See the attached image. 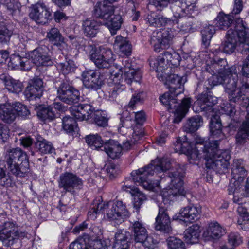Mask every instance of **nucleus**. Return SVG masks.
I'll use <instances>...</instances> for the list:
<instances>
[{"label": "nucleus", "instance_id": "5fc2aeb1", "mask_svg": "<svg viewBox=\"0 0 249 249\" xmlns=\"http://www.w3.org/2000/svg\"><path fill=\"white\" fill-rule=\"evenodd\" d=\"M13 35V31L9 30L4 25L0 23V44H7Z\"/></svg>", "mask_w": 249, "mask_h": 249}, {"label": "nucleus", "instance_id": "c85d7f7f", "mask_svg": "<svg viewBox=\"0 0 249 249\" xmlns=\"http://www.w3.org/2000/svg\"><path fill=\"white\" fill-rule=\"evenodd\" d=\"M238 18L232 16V14H225L223 12H220L215 19V25L219 29L226 30L231 28L233 21Z\"/></svg>", "mask_w": 249, "mask_h": 249}, {"label": "nucleus", "instance_id": "680f3d73", "mask_svg": "<svg viewBox=\"0 0 249 249\" xmlns=\"http://www.w3.org/2000/svg\"><path fill=\"white\" fill-rule=\"evenodd\" d=\"M1 3L5 5L7 10L11 13L18 10L20 7V3L18 0H2Z\"/></svg>", "mask_w": 249, "mask_h": 249}, {"label": "nucleus", "instance_id": "6e6d98bb", "mask_svg": "<svg viewBox=\"0 0 249 249\" xmlns=\"http://www.w3.org/2000/svg\"><path fill=\"white\" fill-rule=\"evenodd\" d=\"M13 109L15 110L16 116L18 114L24 118L28 117L30 112L27 107L19 102H16L14 105Z\"/></svg>", "mask_w": 249, "mask_h": 249}, {"label": "nucleus", "instance_id": "423d86ee", "mask_svg": "<svg viewBox=\"0 0 249 249\" xmlns=\"http://www.w3.org/2000/svg\"><path fill=\"white\" fill-rule=\"evenodd\" d=\"M238 41L244 44L249 43V28L242 18L235 20L234 29L230 28L227 32L225 41L221 45L223 52L228 54L233 53Z\"/></svg>", "mask_w": 249, "mask_h": 249}, {"label": "nucleus", "instance_id": "aec40b11", "mask_svg": "<svg viewBox=\"0 0 249 249\" xmlns=\"http://www.w3.org/2000/svg\"><path fill=\"white\" fill-rule=\"evenodd\" d=\"M167 207L160 206L159 213L156 218L155 229L165 232H169L172 230L171 219L167 213Z\"/></svg>", "mask_w": 249, "mask_h": 249}, {"label": "nucleus", "instance_id": "4d7b16f0", "mask_svg": "<svg viewBox=\"0 0 249 249\" xmlns=\"http://www.w3.org/2000/svg\"><path fill=\"white\" fill-rule=\"evenodd\" d=\"M130 236L129 232L124 230L119 231L115 234L114 243L120 244H123L125 243L126 245L129 246L128 240Z\"/></svg>", "mask_w": 249, "mask_h": 249}, {"label": "nucleus", "instance_id": "a878e982", "mask_svg": "<svg viewBox=\"0 0 249 249\" xmlns=\"http://www.w3.org/2000/svg\"><path fill=\"white\" fill-rule=\"evenodd\" d=\"M114 13L113 7L101 2H98L94 6L93 15L96 18L103 19V21L113 16Z\"/></svg>", "mask_w": 249, "mask_h": 249}, {"label": "nucleus", "instance_id": "dca6fc26", "mask_svg": "<svg viewBox=\"0 0 249 249\" xmlns=\"http://www.w3.org/2000/svg\"><path fill=\"white\" fill-rule=\"evenodd\" d=\"M29 56L37 66H52L53 63L49 54V49L45 45L39 46L31 51Z\"/></svg>", "mask_w": 249, "mask_h": 249}, {"label": "nucleus", "instance_id": "09e8293b", "mask_svg": "<svg viewBox=\"0 0 249 249\" xmlns=\"http://www.w3.org/2000/svg\"><path fill=\"white\" fill-rule=\"evenodd\" d=\"M37 115L42 121H52L56 116L55 110L50 106L42 107L37 111Z\"/></svg>", "mask_w": 249, "mask_h": 249}, {"label": "nucleus", "instance_id": "774afa93", "mask_svg": "<svg viewBox=\"0 0 249 249\" xmlns=\"http://www.w3.org/2000/svg\"><path fill=\"white\" fill-rule=\"evenodd\" d=\"M107 242L105 240L99 239L97 237L93 242L92 249H108Z\"/></svg>", "mask_w": 249, "mask_h": 249}, {"label": "nucleus", "instance_id": "cd10ccee", "mask_svg": "<svg viewBox=\"0 0 249 249\" xmlns=\"http://www.w3.org/2000/svg\"><path fill=\"white\" fill-rule=\"evenodd\" d=\"M227 63L225 59H221L216 62L210 56L209 60H206L204 70L211 74H216L217 72L221 73L227 69Z\"/></svg>", "mask_w": 249, "mask_h": 249}, {"label": "nucleus", "instance_id": "a18cd8bd", "mask_svg": "<svg viewBox=\"0 0 249 249\" xmlns=\"http://www.w3.org/2000/svg\"><path fill=\"white\" fill-rule=\"evenodd\" d=\"M173 12L174 13V18L173 19L175 20V21L173 23H172V24H177L178 27L180 29V30L185 32H190L192 28V26L190 21H189V18L187 17L184 16V15L179 17H175V11Z\"/></svg>", "mask_w": 249, "mask_h": 249}, {"label": "nucleus", "instance_id": "f8f14e48", "mask_svg": "<svg viewBox=\"0 0 249 249\" xmlns=\"http://www.w3.org/2000/svg\"><path fill=\"white\" fill-rule=\"evenodd\" d=\"M58 185L60 188H63L66 192L75 195L78 191L82 188L83 181L76 174L66 172L60 175Z\"/></svg>", "mask_w": 249, "mask_h": 249}, {"label": "nucleus", "instance_id": "e433bc0d", "mask_svg": "<svg viewBox=\"0 0 249 249\" xmlns=\"http://www.w3.org/2000/svg\"><path fill=\"white\" fill-rule=\"evenodd\" d=\"M134 240L137 243H140L148 235V232L142 221H136L132 225Z\"/></svg>", "mask_w": 249, "mask_h": 249}, {"label": "nucleus", "instance_id": "79ce46f5", "mask_svg": "<svg viewBox=\"0 0 249 249\" xmlns=\"http://www.w3.org/2000/svg\"><path fill=\"white\" fill-rule=\"evenodd\" d=\"M36 147L41 154H52L55 151L52 143L41 137L37 138Z\"/></svg>", "mask_w": 249, "mask_h": 249}, {"label": "nucleus", "instance_id": "b1692460", "mask_svg": "<svg viewBox=\"0 0 249 249\" xmlns=\"http://www.w3.org/2000/svg\"><path fill=\"white\" fill-rule=\"evenodd\" d=\"M71 115L76 120L81 121L89 119L93 111L92 106L88 104L73 106L70 108Z\"/></svg>", "mask_w": 249, "mask_h": 249}, {"label": "nucleus", "instance_id": "37998d69", "mask_svg": "<svg viewBox=\"0 0 249 249\" xmlns=\"http://www.w3.org/2000/svg\"><path fill=\"white\" fill-rule=\"evenodd\" d=\"M86 142L88 145L97 150H103L102 148H104V143L101 137L96 134H90L85 137Z\"/></svg>", "mask_w": 249, "mask_h": 249}, {"label": "nucleus", "instance_id": "864d4df0", "mask_svg": "<svg viewBox=\"0 0 249 249\" xmlns=\"http://www.w3.org/2000/svg\"><path fill=\"white\" fill-rule=\"evenodd\" d=\"M73 117L65 116L63 118V128L67 132L71 133L74 131V128L77 126V123Z\"/></svg>", "mask_w": 249, "mask_h": 249}, {"label": "nucleus", "instance_id": "9d476101", "mask_svg": "<svg viewBox=\"0 0 249 249\" xmlns=\"http://www.w3.org/2000/svg\"><path fill=\"white\" fill-rule=\"evenodd\" d=\"M112 51L101 47L92 48L89 53L90 60L99 69H108L115 60Z\"/></svg>", "mask_w": 249, "mask_h": 249}, {"label": "nucleus", "instance_id": "c9c22d12", "mask_svg": "<svg viewBox=\"0 0 249 249\" xmlns=\"http://www.w3.org/2000/svg\"><path fill=\"white\" fill-rule=\"evenodd\" d=\"M191 104L190 98H184L175 109L174 122H180L188 111Z\"/></svg>", "mask_w": 249, "mask_h": 249}, {"label": "nucleus", "instance_id": "c03bdc74", "mask_svg": "<svg viewBox=\"0 0 249 249\" xmlns=\"http://www.w3.org/2000/svg\"><path fill=\"white\" fill-rule=\"evenodd\" d=\"M215 27L213 25L205 26L202 30V45L207 48L210 44L211 40L215 33Z\"/></svg>", "mask_w": 249, "mask_h": 249}, {"label": "nucleus", "instance_id": "ea45409f", "mask_svg": "<svg viewBox=\"0 0 249 249\" xmlns=\"http://www.w3.org/2000/svg\"><path fill=\"white\" fill-rule=\"evenodd\" d=\"M15 110L12 107L7 105H1L0 120L6 123H11L16 118Z\"/></svg>", "mask_w": 249, "mask_h": 249}, {"label": "nucleus", "instance_id": "5701e85b", "mask_svg": "<svg viewBox=\"0 0 249 249\" xmlns=\"http://www.w3.org/2000/svg\"><path fill=\"white\" fill-rule=\"evenodd\" d=\"M116 69V72H118L119 71L123 73V71H124L123 78L128 85H131L133 81L139 82L142 78V74L140 69H135L131 68V64L129 63L127 64L124 68H121L119 70H117V68Z\"/></svg>", "mask_w": 249, "mask_h": 249}, {"label": "nucleus", "instance_id": "a19ab883", "mask_svg": "<svg viewBox=\"0 0 249 249\" xmlns=\"http://www.w3.org/2000/svg\"><path fill=\"white\" fill-rule=\"evenodd\" d=\"M206 232L209 236L216 239L223 236L225 230L217 222L213 221L209 224Z\"/></svg>", "mask_w": 249, "mask_h": 249}, {"label": "nucleus", "instance_id": "bb28decb", "mask_svg": "<svg viewBox=\"0 0 249 249\" xmlns=\"http://www.w3.org/2000/svg\"><path fill=\"white\" fill-rule=\"evenodd\" d=\"M145 20L151 26L155 27L171 25L175 21L173 18H167L162 15H157L155 12L148 14L145 18Z\"/></svg>", "mask_w": 249, "mask_h": 249}, {"label": "nucleus", "instance_id": "052dcab7", "mask_svg": "<svg viewBox=\"0 0 249 249\" xmlns=\"http://www.w3.org/2000/svg\"><path fill=\"white\" fill-rule=\"evenodd\" d=\"M168 246L170 249H185L184 243L180 239L174 237H169Z\"/></svg>", "mask_w": 249, "mask_h": 249}, {"label": "nucleus", "instance_id": "9b49d317", "mask_svg": "<svg viewBox=\"0 0 249 249\" xmlns=\"http://www.w3.org/2000/svg\"><path fill=\"white\" fill-rule=\"evenodd\" d=\"M57 97L68 104L76 103L79 101V90L72 85V81L66 77L57 89Z\"/></svg>", "mask_w": 249, "mask_h": 249}, {"label": "nucleus", "instance_id": "69168bd1", "mask_svg": "<svg viewBox=\"0 0 249 249\" xmlns=\"http://www.w3.org/2000/svg\"><path fill=\"white\" fill-rule=\"evenodd\" d=\"M242 242V237L237 232H231L228 235V243L231 246L236 247Z\"/></svg>", "mask_w": 249, "mask_h": 249}, {"label": "nucleus", "instance_id": "de8ad7c7", "mask_svg": "<svg viewBox=\"0 0 249 249\" xmlns=\"http://www.w3.org/2000/svg\"><path fill=\"white\" fill-rule=\"evenodd\" d=\"M57 67L65 76V78L67 77L66 75L74 73L77 68L74 62L71 60L57 64Z\"/></svg>", "mask_w": 249, "mask_h": 249}, {"label": "nucleus", "instance_id": "c756f323", "mask_svg": "<svg viewBox=\"0 0 249 249\" xmlns=\"http://www.w3.org/2000/svg\"><path fill=\"white\" fill-rule=\"evenodd\" d=\"M101 25V22L97 20L87 18L82 23V29L85 36L88 37H94L96 36Z\"/></svg>", "mask_w": 249, "mask_h": 249}, {"label": "nucleus", "instance_id": "a211bd4d", "mask_svg": "<svg viewBox=\"0 0 249 249\" xmlns=\"http://www.w3.org/2000/svg\"><path fill=\"white\" fill-rule=\"evenodd\" d=\"M43 82L41 78L34 77L30 79L24 91V95L29 100L39 99L42 95Z\"/></svg>", "mask_w": 249, "mask_h": 249}, {"label": "nucleus", "instance_id": "412c9836", "mask_svg": "<svg viewBox=\"0 0 249 249\" xmlns=\"http://www.w3.org/2000/svg\"><path fill=\"white\" fill-rule=\"evenodd\" d=\"M200 212L198 207L190 205L181 209L178 215L175 216L174 219H179L185 223H193L198 219Z\"/></svg>", "mask_w": 249, "mask_h": 249}, {"label": "nucleus", "instance_id": "338daca9", "mask_svg": "<svg viewBox=\"0 0 249 249\" xmlns=\"http://www.w3.org/2000/svg\"><path fill=\"white\" fill-rule=\"evenodd\" d=\"M22 57L18 54H12L10 57L9 66L12 67L13 69L20 68L21 64L23 63L22 61Z\"/></svg>", "mask_w": 249, "mask_h": 249}, {"label": "nucleus", "instance_id": "f3484780", "mask_svg": "<svg viewBox=\"0 0 249 249\" xmlns=\"http://www.w3.org/2000/svg\"><path fill=\"white\" fill-rule=\"evenodd\" d=\"M158 78L161 80H166V84L168 85L169 91L173 95H179L182 93L184 84L187 81V77L185 75H179L175 73L168 75L166 72V77Z\"/></svg>", "mask_w": 249, "mask_h": 249}, {"label": "nucleus", "instance_id": "1a4fd4ad", "mask_svg": "<svg viewBox=\"0 0 249 249\" xmlns=\"http://www.w3.org/2000/svg\"><path fill=\"white\" fill-rule=\"evenodd\" d=\"M180 60L181 57L178 53L174 51H165L160 55L155 60H151L149 64L155 70L157 73V77L163 78L166 77L168 65L178 67L179 65Z\"/></svg>", "mask_w": 249, "mask_h": 249}, {"label": "nucleus", "instance_id": "f257e3e1", "mask_svg": "<svg viewBox=\"0 0 249 249\" xmlns=\"http://www.w3.org/2000/svg\"><path fill=\"white\" fill-rule=\"evenodd\" d=\"M210 129L213 138L217 139L203 146V157L206 160V165L207 168L213 169L220 174L224 173L230 166L231 154L228 150L218 149L219 142L224 137L222 131L220 116L218 115L212 116Z\"/></svg>", "mask_w": 249, "mask_h": 249}, {"label": "nucleus", "instance_id": "49530a36", "mask_svg": "<svg viewBox=\"0 0 249 249\" xmlns=\"http://www.w3.org/2000/svg\"><path fill=\"white\" fill-rule=\"evenodd\" d=\"M43 12L39 14L38 17L35 16V14L32 13L30 15V18L35 20L37 23L45 24L48 22V20L51 19L52 15L49 10L44 3L43 6Z\"/></svg>", "mask_w": 249, "mask_h": 249}, {"label": "nucleus", "instance_id": "3c124183", "mask_svg": "<svg viewBox=\"0 0 249 249\" xmlns=\"http://www.w3.org/2000/svg\"><path fill=\"white\" fill-rule=\"evenodd\" d=\"M175 150L177 152L179 151L182 153H189L191 149L190 142L185 136H184L182 138L181 137L178 138L175 144Z\"/></svg>", "mask_w": 249, "mask_h": 249}, {"label": "nucleus", "instance_id": "7ed1b4c3", "mask_svg": "<svg viewBox=\"0 0 249 249\" xmlns=\"http://www.w3.org/2000/svg\"><path fill=\"white\" fill-rule=\"evenodd\" d=\"M171 168V162L167 159L157 158L152 160L150 164L143 168L133 171L131 177L133 181L146 190H153L155 187L154 183L150 180V178L156 175L158 177L155 180L156 185L159 186L160 180L165 177L164 172Z\"/></svg>", "mask_w": 249, "mask_h": 249}, {"label": "nucleus", "instance_id": "0eeeda50", "mask_svg": "<svg viewBox=\"0 0 249 249\" xmlns=\"http://www.w3.org/2000/svg\"><path fill=\"white\" fill-rule=\"evenodd\" d=\"M184 172L179 167L176 171L169 173L168 178L170 179L171 184L169 187L164 188L161 192L163 202L165 205L170 204L179 196H185L186 191L183 186L182 178Z\"/></svg>", "mask_w": 249, "mask_h": 249}, {"label": "nucleus", "instance_id": "0e129e2a", "mask_svg": "<svg viewBox=\"0 0 249 249\" xmlns=\"http://www.w3.org/2000/svg\"><path fill=\"white\" fill-rule=\"evenodd\" d=\"M143 136V133H137L135 131L132 134V138L131 142H128L124 144V149L126 150H128L131 149L133 144L137 143L140 139Z\"/></svg>", "mask_w": 249, "mask_h": 249}, {"label": "nucleus", "instance_id": "f704fd0d", "mask_svg": "<svg viewBox=\"0 0 249 249\" xmlns=\"http://www.w3.org/2000/svg\"><path fill=\"white\" fill-rule=\"evenodd\" d=\"M203 125V118L200 115H195L188 118L183 126V129L187 133H194Z\"/></svg>", "mask_w": 249, "mask_h": 249}, {"label": "nucleus", "instance_id": "2eb2a0df", "mask_svg": "<svg viewBox=\"0 0 249 249\" xmlns=\"http://www.w3.org/2000/svg\"><path fill=\"white\" fill-rule=\"evenodd\" d=\"M82 76L85 87L94 90L100 89L104 84L106 79L103 74L93 70L84 71Z\"/></svg>", "mask_w": 249, "mask_h": 249}, {"label": "nucleus", "instance_id": "39448f33", "mask_svg": "<svg viewBox=\"0 0 249 249\" xmlns=\"http://www.w3.org/2000/svg\"><path fill=\"white\" fill-rule=\"evenodd\" d=\"M236 67L232 66L227 68L224 85L226 93L228 94L230 101L236 103L241 100L248 101V93L249 92V84L247 83V78L243 79L240 82L241 86L237 89L238 83V76Z\"/></svg>", "mask_w": 249, "mask_h": 249}, {"label": "nucleus", "instance_id": "72a5a7b5", "mask_svg": "<svg viewBox=\"0 0 249 249\" xmlns=\"http://www.w3.org/2000/svg\"><path fill=\"white\" fill-rule=\"evenodd\" d=\"M200 233V226L197 224H193L184 231L183 237L187 243L193 244L198 242Z\"/></svg>", "mask_w": 249, "mask_h": 249}, {"label": "nucleus", "instance_id": "f03ea898", "mask_svg": "<svg viewBox=\"0 0 249 249\" xmlns=\"http://www.w3.org/2000/svg\"><path fill=\"white\" fill-rule=\"evenodd\" d=\"M5 165L0 161V186L5 187L15 185L14 177L24 178L30 172L29 157L26 152L20 148L7 150L5 156Z\"/></svg>", "mask_w": 249, "mask_h": 249}, {"label": "nucleus", "instance_id": "4be33fe9", "mask_svg": "<svg viewBox=\"0 0 249 249\" xmlns=\"http://www.w3.org/2000/svg\"><path fill=\"white\" fill-rule=\"evenodd\" d=\"M247 174V170L245 168V162L241 159H234L232 165L231 176L235 181V185L239 186L244 178Z\"/></svg>", "mask_w": 249, "mask_h": 249}, {"label": "nucleus", "instance_id": "13d9d810", "mask_svg": "<svg viewBox=\"0 0 249 249\" xmlns=\"http://www.w3.org/2000/svg\"><path fill=\"white\" fill-rule=\"evenodd\" d=\"M108 118L104 111H97L94 114V120L100 126L105 127L107 125Z\"/></svg>", "mask_w": 249, "mask_h": 249}, {"label": "nucleus", "instance_id": "6ab92c4d", "mask_svg": "<svg viewBox=\"0 0 249 249\" xmlns=\"http://www.w3.org/2000/svg\"><path fill=\"white\" fill-rule=\"evenodd\" d=\"M118 71V72H115L114 70H112V69L109 70L110 81L108 83L110 88L108 92L110 97L113 98H116L125 89V85L121 84L120 82L121 78H122V73Z\"/></svg>", "mask_w": 249, "mask_h": 249}, {"label": "nucleus", "instance_id": "7c9ffc66", "mask_svg": "<svg viewBox=\"0 0 249 249\" xmlns=\"http://www.w3.org/2000/svg\"><path fill=\"white\" fill-rule=\"evenodd\" d=\"M235 139L236 143L239 145L244 144L247 140H249V113L239 127Z\"/></svg>", "mask_w": 249, "mask_h": 249}, {"label": "nucleus", "instance_id": "20e7f679", "mask_svg": "<svg viewBox=\"0 0 249 249\" xmlns=\"http://www.w3.org/2000/svg\"><path fill=\"white\" fill-rule=\"evenodd\" d=\"M102 209L106 213L107 219L117 224L122 223L129 216V212L125 203L122 201L114 200L103 205L98 203L88 212V217L96 218L97 214Z\"/></svg>", "mask_w": 249, "mask_h": 249}, {"label": "nucleus", "instance_id": "603ef678", "mask_svg": "<svg viewBox=\"0 0 249 249\" xmlns=\"http://www.w3.org/2000/svg\"><path fill=\"white\" fill-rule=\"evenodd\" d=\"M178 95H173L170 92L164 93L160 97L159 100L161 103L165 106L167 107L169 109H172L174 107H172V103L176 102V97Z\"/></svg>", "mask_w": 249, "mask_h": 249}, {"label": "nucleus", "instance_id": "4468645a", "mask_svg": "<svg viewBox=\"0 0 249 249\" xmlns=\"http://www.w3.org/2000/svg\"><path fill=\"white\" fill-rule=\"evenodd\" d=\"M15 224L12 221L4 222L0 226V240L3 246L10 247L15 241L24 237V233H19L16 229Z\"/></svg>", "mask_w": 249, "mask_h": 249}, {"label": "nucleus", "instance_id": "473e14b6", "mask_svg": "<svg viewBox=\"0 0 249 249\" xmlns=\"http://www.w3.org/2000/svg\"><path fill=\"white\" fill-rule=\"evenodd\" d=\"M113 46L118 48L121 54L124 56H128L131 54L132 46L125 37L119 35L117 36Z\"/></svg>", "mask_w": 249, "mask_h": 249}, {"label": "nucleus", "instance_id": "8fccbe9b", "mask_svg": "<svg viewBox=\"0 0 249 249\" xmlns=\"http://www.w3.org/2000/svg\"><path fill=\"white\" fill-rule=\"evenodd\" d=\"M194 4V2L185 0L184 2H176V4L172 7V11H175V17L182 16L185 13V10L190 6Z\"/></svg>", "mask_w": 249, "mask_h": 249}, {"label": "nucleus", "instance_id": "393cba45", "mask_svg": "<svg viewBox=\"0 0 249 249\" xmlns=\"http://www.w3.org/2000/svg\"><path fill=\"white\" fill-rule=\"evenodd\" d=\"M104 150L112 159H119L122 154L123 147L118 141L109 140L104 143Z\"/></svg>", "mask_w": 249, "mask_h": 249}, {"label": "nucleus", "instance_id": "ddd939ff", "mask_svg": "<svg viewBox=\"0 0 249 249\" xmlns=\"http://www.w3.org/2000/svg\"><path fill=\"white\" fill-rule=\"evenodd\" d=\"M173 35L169 31L162 29L154 31L150 37L149 42L153 50L157 53L168 48L172 43Z\"/></svg>", "mask_w": 249, "mask_h": 249}, {"label": "nucleus", "instance_id": "e2e57ef3", "mask_svg": "<svg viewBox=\"0 0 249 249\" xmlns=\"http://www.w3.org/2000/svg\"><path fill=\"white\" fill-rule=\"evenodd\" d=\"M97 238L96 237H91L88 234H84L82 236L79 237L77 240L80 243L86 246V249H88V247L91 248L93 242Z\"/></svg>", "mask_w": 249, "mask_h": 249}, {"label": "nucleus", "instance_id": "6e6552de", "mask_svg": "<svg viewBox=\"0 0 249 249\" xmlns=\"http://www.w3.org/2000/svg\"><path fill=\"white\" fill-rule=\"evenodd\" d=\"M227 70V68L225 69L221 73L217 72V74H212V76L208 79V84L210 85L211 87H206L207 92L199 94L197 101L195 102V104L200 107L201 111H207L211 110L213 106L217 103V98L212 96L210 90L214 86L224 84Z\"/></svg>", "mask_w": 249, "mask_h": 249}, {"label": "nucleus", "instance_id": "58836bf2", "mask_svg": "<svg viewBox=\"0 0 249 249\" xmlns=\"http://www.w3.org/2000/svg\"><path fill=\"white\" fill-rule=\"evenodd\" d=\"M6 88L9 91L18 93L22 91L23 85L20 81L15 80L10 76H4L2 78Z\"/></svg>", "mask_w": 249, "mask_h": 249}, {"label": "nucleus", "instance_id": "2f4dec72", "mask_svg": "<svg viewBox=\"0 0 249 249\" xmlns=\"http://www.w3.org/2000/svg\"><path fill=\"white\" fill-rule=\"evenodd\" d=\"M104 24L107 27L112 35L117 33L121 27L124 22L122 16L119 14L111 16L109 18L106 19L104 21Z\"/></svg>", "mask_w": 249, "mask_h": 249}, {"label": "nucleus", "instance_id": "4c0bfd02", "mask_svg": "<svg viewBox=\"0 0 249 249\" xmlns=\"http://www.w3.org/2000/svg\"><path fill=\"white\" fill-rule=\"evenodd\" d=\"M46 33V38L53 45L59 47L65 43V38L57 28H52Z\"/></svg>", "mask_w": 249, "mask_h": 249}, {"label": "nucleus", "instance_id": "bf43d9fd", "mask_svg": "<svg viewBox=\"0 0 249 249\" xmlns=\"http://www.w3.org/2000/svg\"><path fill=\"white\" fill-rule=\"evenodd\" d=\"M140 243L148 249H157L158 241L151 235H147Z\"/></svg>", "mask_w": 249, "mask_h": 249}]
</instances>
